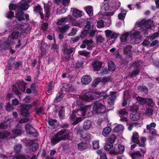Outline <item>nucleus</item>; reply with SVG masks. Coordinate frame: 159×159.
I'll list each match as a JSON object with an SVG mask.
<instances>
[{"label": "nucleus", "instance_id": "nucleus-1", "mask_svg": "<svg viewBox=\"0 0 159 159\" xmlns=\"http://www.w3.org/2000/svg\"><path fill=\"white\" fill-rule=\"evenodd\" d=\"M154 25L153 22L151 20H143L137 22L134 29L129 32V36L131 38L134 39L137 41L141 38L139 35L141 32H143L144 35H147L148 30L153 27Z\"/></svg>", "mask_w": 159, "mask_h": 159}, {"label": "nucleus", "instance_id": "nucleus-2", "mask_svg": "<svg viewBox=\"0 0 159 159\" xmlns=\"http://www.w3.org/2000/svg\"><path fill=\"white\" fill-rule=\"evenodd\" d=\"M30 30V27L27 24L20 25L17 29V30L13 31L9 35L7 41L3 43L4 46L6 48L9 47L13 43L12 40L18 38L19 34L27 33Z\"/></svg>", "mask_w": 159, "mask_h": 159}, {"label": "nucleus", "instance_id": "nucleus-3", "mask_svg": "<svg viewBox=\"0 0 159 159\" xmlns=\"http://www.w3.org/2000/svg\"><path fill=\"white\" fill-rule=\"evenodd\" d=\"M90 106L89 105L82 107L80 111L78 110L76 111H73L72 114L70 115V117L71 122L73 125H76L79 122L81 121L82 120L84 119V118L82 119L81 117L76 118V116L77 115L79 116H80V113L83 116H84L90 110Z\"/></svg>", "mask_w": 159, "mask_h": 159}, {"label": "nucleus", "instance_id": "nucleus-4", "mask_svg": "<svg viewBox=\"0 0 159 159\" xmlns=\"http://www.w3.org/2000/svg\"><path fill=\"white\" fill-rule=\"evenodd\" d=\"M66 131L65 129H63L57 133L51 139V144L55 145L61 140L69 139L70 138L69 133H67L63 135Z\"/></svg>", "mask_w": 159, "mask_h": 159}, {"label": "nucleus", "instance_id": "nucleus-5", "mask_svg": "<svg viewBox=\"0 0 159 159\" xmlns=\"http://www.w3.org/2000/svg\"><path fill=\"white\" fill-rule=\"evenodd\" d=\"M93 108V111L94 112L98 114L105 116H106V107L101 103L97 102L92 106Z\"/></svg>", "mask_w": 159, "mask_h": 159}, {"label": "nucleus", "instance_id": "nucleus-6", "mask_svg": "<svg viewBox=\"0 0 159 159\" xmlns=\"http://www.w3.org/2000/svg\"><path fill=\"white\" fill-rule=\"evenodd\" d=\"M9 8L10 10H16L15 17L18 21H20L24 19L23 12L21 10H20L19 6L17 7L16 4L12 3L9 5Z\"/></svg>", "mask_w": 159, "mask_h": 159}, {"label": "nucleus", "instance_id": "nucleus-7", "mask_svg": "<svg viewBox=\"0 0 159 159\" xmlns=\"http://www.w3.org/2000/svg\"><path fill=\"white\" fill-rule=\"evenodd\" d=\"M140 62L138 61H136L130 67V69L133 71L128 76L133 77L138 75L139 72Z\"/></svg>", "mask_w": 159, "mask_h": 159}, {"label": "nucleus", "instance_id": "nucleus-8", "mask_svg": "<svg viewBox=\"0 0 159 159\" xmlns=\"http://www.w3.org/2000/svg\"><path fill=\"white\" fill-rule=\"evenodd\" d=\"M115 10H113L110 8V10L108 11L102 13L101 12H99L98 15H99L101 18H104L105 19H110L111 16H113L115 12Z\"/></svg>", "mask_w": 159, "mask_h": 159}, {"label": "nucleus", "instance_id": "nucleus-9", "mask_svg": "<svg viewBox=\"0 0 159 159\" xmlns=\"http://www.w3.org/2000/svg\"><path fill=\"white\" fill-rule=\"evenodd\" d=\"M133 107H135V110L134 109H130L132 111V113L130 115V119L133 120H139L140 116V113L138 112V109L135 106V105H133Z\"/></svg>", "mask_w": 159, "mask_h": 159}, {"label": "nucleus", "instance_id": "nucleus-10", "mask_svg": "<svg viewBox=\"0 0 159 159\" xmlns=\"http://www.w3.org/2000/svg\"><path fill=\"white\" fill-rule=\"evenodd\" d=\"M32 107L30 105H27L24 104L21 107V108L20 110L21 114L23 116L27 117L29 114V110Z\"/></svg>", "mask_w": 159, "mask_h": 159}, {"label": "nucleus", "instance_id": "nucleus-11", "mask_svg": "<svg viewBox=\"0 0 159 159\" xmlns=\"http://www.w3.org/2000/svg\"><path fill=\"white\" fill-rule=\"evenodd\" d=\"M14 156H11L10 154H7L6 156L4 155H1L0 157L6 159H29L28 156L25 155H21L18 158L13 157Z\"/></svg>", "mask_w": 159, "mask_h": 159}, {"label": "nucleus", "instance_id": "nucleus-12", "mask_svg": "<svg viewBox=\"0 0 159 159\" xmlns=\"http://www.w3.org/2000/svg\"><path fill=\"white\" fill-rule=\"evenodd\" d=\"M73 17L71 16L68 15L66 17L58 20L57 23L58 25H61L64 23L70 22L71 20H73Z\"/></svg>", "mask_w": 159, "mask_h": 159}, {"label": "nucleus", "instance_id": "nucleus-13", "mask_svg": "<svg viewBox=\"0 0 159 159\" xmlns=\"http://www.w3.org/2000/svg\"><path fill=\"white\" fill-rule=\"evenodd\" d=\"M79 98L80 100H84L85 101H89L94 98L90 93H87L85 95L80 96Z\"/></svg>", "mask_w": 159, "mask_h": 159}, {"label": "nucleus", "instance_id": "nucleus-14", "mask_svg": "<svg viewBox=\"0 0 159 159\" xmlns=\"http://www.w3.org/2000/svg\"><path fill=\"white\" fill-rule=\"evenodd\" d=\"M92 65L93 70L96 71H98L100 70L102 67V63L101 61H93Z\"/></svg>", "mask_w": 159, "mask_h": 159}, {"label": "nucleus", "instance_id": "nucleus-15", "mask_svg": "<svg viewBox=\"0 0 159 159\" xmlns=\"http://www.w3.org/2000/svg\"><path fill=\"white\" fill-rule=\"evenodd\" d=\"M71 11L72 12L73 16L76 18L80 17L82 16V11L77 9L74 8H72Z\"/></svg>", "mask_w": 159, "mask_h": 159}, {"label": "nucleus", "instance_id": "nucleus-16", "mask_svg": "<svg viewBox=\"0 0 159 159\" xmlns=\"http://www.w3.org/2000/svg\"><path fill=\"white\" fill-rule=\"evenodd\" d=\"M91 80V77L87 75L83 76L81 79V82L84 85H87L90 83Z\"/></svg>", "mask_w": 159, "mask_h": 159}, {"label": "nucleus", "instance_id": "nucleus-17", "mask_svg": "<svg viewBox=\"0 0 159 159\" xmlns=\"http://www.w3.org/2000/svg\"><path fill=\"white\" fill-rule=\"evenodd\" d=\"M83 43L86 45L87 46V48L88 50H91L92 48L94 47L93 42L91 40H85L84 41Z\"/></svg>", "mask_w": 159, "mask_h": 159}, {"label": "nucleus", "instance_id": "nucleus-18", "mask_svg": "<svg viewBox=\"0 0 159 159\" xmlns=\"http://www.w3.org/2000/svg\"><path fill=\"white\" fill-rule=\"evenodd\" d=\"M38 148V143L34 141H31L29 145V148L30 151H34Z\"/></svg>", "mask_w": 159, "mask_h": 159}, {"label": "nucleus", "instance_id": "nucleus-19", "mask_svg": "<svg viewBox=\"0 0 159 159\" xmlns=\"http://www.w3.org/2000/svg\"><path fill=\"white\" fill-rule=\"evenodd\" d=\"M120 5V2L117 0H115L111 4V9L116 11L118 9Z\"/></svg>", "mask_w": 159, "mask_h": 159}, {"label": "nucleus", "instance_id": "nucleus-20", "mask_svg": "<svg viewBox=\"0 0 159 159\" xmlns=\"http://www.w3.org/2000/svg\"><path fill=\"white\" fill-rule=\"evenodd\" d=\"M130 96V94L129 93L128 91H126L124 93V98L123 102L122 103V106L123 107L125 106L126 105L127 102L126 100H128Z\"/></svg>", "mask_w": 159, "mask_h": 159}, {"label": "nucleus", "instance_id": "nucleus-21", "mask_svg": "<svg viewBox=\"0 0 159 159\" xmlns=\"http://www.w3.org/2000/svg\"><path fill=\"white\" fill-rule=\"evenodd\" d=\"M21 148V146L20 144L16 145L14 148V152L11 154L12 155L11 156H17V154L20 152Z\"/></svg>", "mask_w": 159, "mask_h": 159}, {"label": "nucleus", "instance_id": "nucleus-22", "mask_svg": "<svg viewBox=\"0 0 159 159\" xmlns=\"http://www.w3.org/2000/svg\"><path fill=\"white\" fill-rule=\"evenodd\" d=\"M70 27V25L68 24H66L62 27H58V31L61 33H64L66 32Z\"/></svg>", "mask_w": 159, "mask_h": 159}, {"label": "nucleus", "instance_id": "nucleus-23", "mask_svg": "<svg viewBox=\"0 0 159 159\" xmlns=\"http://www.w3.org/2000/svg\"><path fill=\"white\" fill-rule=\"evenodd\" d=\"M119 145L116 144L114 145L110 151V153L115 155L119 154Z\"/></svg>", "mask_w": 159, "mask_h": 159}, {"label": "nucleus", "instance_id": "nucleus-24", "mask_svg": "<svg viewBox=\"0 0 159 159\" xmlns=\"http://www.w3.org/2000/svg\"><path fill=\"white\" fill-rule=\"evenodd\" d=\"M29 7L28 4L25 2H23L21 1L19 3V8L20 9L22 10H26Z\"/></svg>", "mask_w": 159, "mask_h": 159}, {"label": "nucleus", "instance_id": "nucleus-25", "mask_svg": "<svg viewBox=\"0 0 159 159\" xmlns=\"http://www.w3.org/2000/svg\"><path fill=\"white\" fill-rule=\"evenodd\" d=\"M84 9L89 16H91L93 15V8L91 6H87L84 7Z\"/></svg>", "mask_w": 159, "mask_h": 159}, {"label": "nucleus", "instance_id": "nucleus-26", "mask_svg": "<svg viewBox=\"0 0 159 159\" xmlns=\"http://www.w3.org/2000/svg\"><path fill=\"white\" fill-rule=\"evenodd\" d=\"M133 97L134 98H136L137 101L139 102L142 105L146 103L147 99L139 97V96L137 97L136 95L135 94H134L133 95Z\"/></svg>", "mask_w": 159, "mask_h": 159}, {"label": "nucleus", "instance_id": "nucleus-27", "mask_svg": "<svg viewBox=\"0 0 159 159\" xmlns=\"http://www.w3.org/2000/svg\"><path fill=\"white\" fill-rule=\"evenodd\" d=\"M132 48L131 46H129L125 48L124 49V53L126 55L130 56L132 53Z\"/></svg>", "mask_w": 159, "mask_h": 159}, {"label": "nucleus", "instance_id": "nucleus-28", "mask_svg": "<svg viewBox=\"0 0 159 159\" xmlns=\"http://www.w3.org/2000/svg\"><path fill=\"white\" fill-rule=\"evenodd\" d=\"M92 122L88 120H85L83 125V128L85 130L89 129L92 126Z\"/></svg>", "mask_w": 159, "mask_h": 159}, {"label": "nucleus", "instance_id": "nucleus-29", "mask_svg": "<svg viewBox=\"0 0 159 159\" xmlns=\"http://www.w3.org/2000/svg\"><path fill=\"white\" fill-rule=\"evenodd\" d=\"M129 32H127L121 35L120 38L121 41L123 42H125L127 41L129 39Z\"/></svg>", "mask_w": 159, "mask_h": 159}, {"label": "nucleus", "instance_id": "nucleus-30", "mask_svg": "<svg viewBox=\"0 0 159 159\" xmlns=\"http://www.w3.org/2000/svg\"><path fill=\"white\" fill-rule=\"evenodd\" d=\"M34 11L35 13H38L40 14L41 19L43 18L44 15L42 13V10L41 8V7L39 5H38L35 7L34 9Z\"/></svg>", "mask_w": 159, "mask_h": 159}, {"label": "nucleus", "instance_id": "nucleus-31", "mask_svg": "<svg viewBox=\"0 0 159 159\" xmlns=\"http://www.w3.org/2000/svg\"><path fill=\"white\" fill-rule=\"evenodd\" d=\"M111 93H112V95L108 100V103L110 105H112L113 104L116 98V96L114 95L116 93V92H112Z\"/></svg>", "mask_w": 159, "mask_h": 159}, {"label": "nucleus", "instance_id": "nucleus-32", "mask_svg": "<svg viewBox=\"0 0 159 159\" xmlns=\"http://www.w3.org/2000/svg\"><path fill=\"white\" fill-rule=\"evenodd\" d=\"M25 129L26 132L30 134H31L34 132V129L31 125L29 124L25 125Z\"/></svg>", "mask_w": 159, "mask_h": 159}, {"label": "nucleus", "instance_id": "nucleus-33", "mask_svg": "<svg viewBox=\"0 0 159 159\" xmlns=\"http://www.w3.org/2000/svg\"><path fill=\"white\" fill-rule=\"evenodd\" d=\"M133 159H143L141 154L138 152H136L131 153Z\"/></svg>", "mask_w": 159, "mask_h": 159}, {"label": "nucleus", "instance_id": "nucleus-34", "mask_svg": "<svg viewBox=\"0 0 159 159\" xmlns=\"http://www.w3.org/2000/svg\"><path fill=\"white\" fill-rule=\"evenodd\" d=\"M121 11L118 15V17L120 20H124L125 16L126 11L123 8H121Z\"/></svg>", "mask_w": 159, "mask_h": 159}, {"label": "nucleus", "instance_id": "nucleus-35", "mask_svg": "<svg viewBox=\"0 0 159 159\" xmlns=\"http://www.w3.org/2000/svg\"><path fill=\"white\" fill-rule=\"evenodd\" d=\"M139 135L137 133L134 132L133 133V136L132 137V141L134 143H136L137 144H139V141L138 140Z\"/></svg>", "mask_w": 159, "mask_h": 159}, {"label": "nucleus", "instance_id": "nucleus-36", "mask_svg": "<svg viewBox=\"0 0 159 159\" xmlns=\"http://www.w3.org/2000/svg\"><path fill=\"white\" fill-rule=\"evenodd\" d=\"M124 129V126L123 125H118L114 128L113 130L114 132H120L123 131Z\"/></svg>", "mask_w": 159, "mask_h": 159}, {"label": "nucleus", "instance_id": "nucleus-37", "mask_svg": "<svg viewBox=\"0 0 159 159\" xmlns=\"http://www.w3.org/2000/svg\"><path fill=\"white\" fill-rule=\"evenodd\" d=\"M78 147L79 150H84L88 148V145L87 143L81 142L78 144Z\"/></svg>", "mask_w": 159, "mask_h": 159}, {"label": "nucleus", "instance_id": "nucleus-38", "mask_svg": "<svg viewBox=\"0 0 159 159\" xmlns=\"http://www.w3.org/2000/svg\"><path fill=\"white\" fill-rule=\"evenodd\" d=\"M111 131V129L109 127L105 128L102 131V134L104 137H107Z\"/></svg>", "mask_w": 159, "mask_h": 159}, {"label": "nucleus", "instance_id": "nucleus-39", "mask_svg": "<svg viewBox=\"0 0 159 159\" xmlns=\"http://www.w3.org/2000/svg\"><path fill=\"white\" fill-rule=\"evenodd\" d=\"M108 69L110 71H113L115 69V66L113 62L109 61L108 63Z\"/></svg>", "mask_w": 159, "mask_h": 159}, {"label": "nucleus", "instance_id": "nucleus-40", "mask_svg": "<svg viewBox=\"0 0 159 159\" xmlns=\"http://www.w3.org/2000/svg\"><path fill=\"white\" fill-rule=\"evenodd\" d=\"M113 143L109 142H108V141L107 140L106 141V145L104 147L105 149L107 151H108L110 149H111L112 148L113 146Z\"/></svg>", "mask_w": 159, "mask_h": 159}, {"label": "nucleus", "instance_id": "nucleus-41", "mask_svg": "<svg viewBox=\"0 0 159 159\" xmlns=\"http://www.w3.org/2000/svg\"><path fill=\"white\" fill-rule=\"evenodd\" d=\"M97 153L100 156L99 159H107V158L106 154L105 153L102 152L101 150H98L97 151Z\"/></svg>", "mask_w": 159, "mask_h": 159}, {"label": "nucleus", "instance_id": "nucleus-42", "mask_svg": "<svg viewBox=\"0 0 159 159\" xmlns=\"http://www.w3.org/2000/svg\"><path fill=\"white\" fill-rule=\"evenodd\" d=\"M146 104L150 107H154L155 106L152 99L150 98L147 99Z\"/></svg>", "mask_w": 159, "mask_h": 159}, {"label": "nucleus", "instance_id": "nucleus-43", "mask_svg": "<svg viewBox=\"0 0 159 159\" xmlns=\"http://www.w3.org/2000/svg\"><path fill=\"white\" fill-rule=\"evenodd\" d=\"M73 20H71L72 21L71 23V25L72 26H80L82 24V22L79 20L76 21L73 18Z\"/></svg>", "mask_w": 159, "mask_h": 159}, {"label": "nucleus", "instance_id": "nucleus-44", "mask_svg": "<svg viewBox=\"0 0 159 159\" xmlns=\"http://www.w3.org/2000/svg\"><path fill=\"white\" fill-rule=\"evenodd\" d=\"M10 133L7 131L0 132V138L2 139L8 137L10 136Z\"/></svg>", "mask_w": 159, "mask_h": 159}, {"label": "nucleus", "instance_id": "nucleus-45", "mask_svg": "<svg viewBox=\"0 0 159 159\" xmlns=\"http://www.w3.org/2000/svg\"><path fill=\"white\" fill-rule=\"evenodd\" d=\"M12 133L15 136H16L20 135L22 133V131L20 129H16L13 130Z\"/></svg>", "mask_w": 159, "mask_h": 159}, {"label": "nucleus", "instance_id": "nucleus-46", "mask_svg": "<svg viewBox=\"0 0 159 159\" xmlns=\"http://www.w3.org/2000/svg\"><path fill=\"white\" fill-rule=\"evenodd\" d=\"M44 10L46 13L45 19H48L50 15L49 9L48 5H44Z\"/></svg>", "mask_w": 159, "mask_h": 159}, {"label": "nucleus", "instance_id": "nucleus-47", "mask_svg": "<svg viewBox=\"0 0 159 159\" xmlns=\"http://www.w3.org/2000/svg\"><path fill=\"white\" fill-rule=\"evenodd\" d=\"M66 11V8H62L61 7L58 8L56 11L57 14H61L65 13Z\"/></svg>", "mask_w": 159, "mask_h": 159}, {"label": "nucleus", "instance_id": "nucleus-48", "mask_svg": "<svg viewBox=\"0 0 159 159\" xmlns=\"http://www.w3.org/2000/svg\"><path fill=\"white\" fill-rule=\"evenodd\" d=\"M116 137L114 134L112 135L110 138L107 139V140L112 143H113L116 139Z\"/></svg>", "mask_w": 159, "mask_h": 159}, {"label": "nucleus", "instance_id": "nucleus-49", "mask_svg": "<svg viewBox=\"0 0 159 159\" xmlns=\"http://www.w3.org/2000/svg\"><path fill=\"white\" fill-rule=\"evenodd\" d=\"M111 7V4L110 6L108 3H105L102 5V7L101 8V11L104 10L105 11L106 10H110V8Z\"/></svg>", "mask_w": 159, "mask_h": 159}, {"label": "nucleus", "instance_id": "nucleus-50", "mask_svg": "<svg viewBox=\"0 0 159 159\" xmlns=\"http://www.w3.org/2000/svg\"><path fill=\"white\" fill-rule=\"evenodd\" d=\"M79 54L87 57L90 54V52H87L86 51H81L78 52Z\"/></svg>", "mask_w": 159, "mask_h": 159}, {"label": "nucleus", "instance_id": "nucleus-51", "mask_svg": "<svg viewBox=\"0 0 159 159\" xmlns=\"http://www.w3.org/2000/svg\"><path fill=\"white\" fill-rule=\"evenodd\" d=\"M90 23L89 21H87L86 22V24L84 26L83 28V30L89 32V30L90 29Z\"/></svg>", "mask_w": 159, "mask_h": 159}, {"label": "nucleus", "instance_id": "nucleus-52", "mask_svg": "<svg viewBox=\"0 0 159 159\" xmlns=\"http://www.w3.org/2000/svg\"><path fill=\"white\" fill-rule=\"evenodd\" d=\"M64 93L62 91H60L57 94L56 99L57 100L59 101L64 96Z\"/></svg>", "mask_w": 159, "mask_h": 159}, {"label": "nucleus", "instance_id": "nucleus-53", "mask_svg": "<svg viewBox=\"0 0 159 159\" xmlns=\"http://www.w3.org/2000/svg\"><path fill=\"white\" fill-rule=\"evenodd\" d=\"M93 148L94 149H96L99 148V141L95 140L93 142Z\"/></svg>", "mask_w": 159, "mask_h": 159}, {"label": "nucleus", "instance_id": "nucleus-54", "mask_svg": "<svg viewBox=\"0 0 159 159\" xmlns=\"http://www.w3.org/2000/svg\"><path fill=\"white\" fill-rule=\"evenodd\" d=\"M19 88L20 89V91H18V90L17 91L15 92V93L16 94H20L21 93L20 90H21V92H25V87L24 85H23L21 86L20 85H19Z\"/></svg>", "mask_w": 159, "mask_h": 159}, {"label": "nucleus", "instance_id": "nucleus-55", "mask_svg": "<svg viewBox=\"0 0 159 159\" xmlns=\"http://www.w3.org/2000/svg\"><path fill=\"white\" fill-rule=\"evenodd\" d=\"M138 89L139 90L143 91L145 93H147L148 91V89L147 88L144 86H139L138 87Z\"/></svg>", "mask_w": 159, "mask_h": 159}, {"label": "nucleus", "instance_id": "nucleus-56", "mask_svg": "<svg viewBox=\"0 0 159 159\" xmlns=\"http://www.w3.org/2000/svg\"><path fill=\"white\" fill-rule=\"evenodd\" d=\"M138 124H142V123H139L138 122H134L130 123L129 125V126L128 127V129L130 131L131 130L133 127Z\"/></svg>", "mask_w": 159, "mask_h": 159}, {"label": "nucleus", "instance_id": "nucleus-57", "mask_svg": "<svg viewBox=\"0 0 159 159\" xmlns=\"http://www.w3.org/2000/svg\"><path fill=\"white\" fill-rule=\"evenodd\" d=\"M43 109L42 107H37L35 109V111L36 114L40 115L43 113Z\"/></svg>", "mask_w": 159, "mask_h": 159}, {"label": "nucleus", "instance_id": "nucleus-58", "mask_svg": "<svg viewBox=\"0 0 159 159\" xmlns=\"http://www.w3.org/2000/svg\"><path fill=\"white\" fill-rule=\"evenodd\" d=\"M74 50L73 48H66L64 50V52L68 55L70 54Z\"/></svg>", "mask_w": 159, "mask_h": 159}, {"label": "nucleus", "instance_id": "nucleus-59", "mask_svg": "<svg viewBox=\"0 0 159 159\" xmlns=\"http://www.w3.org/2000/svg\"><path fill=\"white\" fill-rule=\"evenodd\" d=\"M149 133L150 134L152 135L153 136H159L155 129H149Z\"/></svg>", "mask_w": 159, "mask_h": 159}, {"label": "nucleus", "instance_id": "nucleus-60", "mask_svg": "<svg viewBox=\"0 0 159 159\" xmlns=\"http://www.w3.org/2000/svg\"><path fill=\"white\" fill-rule=\"evenodd\" d=\"M98 28H102L104 27V23L102 20H100L97 22V25Z\"/></svg>", "mask_w": 159, "mask_h": 159}, {"label": "nucleus", "instance_id": "nucleus-61", "mask_svg": "<svg viewBox=\"0 0 159 159\" xmlns=\"http://www.w3.org/2000/svg\"><path fill=\"white\" fill-rule=\"evenodd\" d=\"M77 29L75 28H73L71 32L68 34V35L69 36H73L75 35L77 32Z\"/></svg>", "mask_w": 159, "mask_h": 159}, {"label": "nucleus", "instance_id": "nucleus-62", "mask_svg": "<svg viewBox=\"0 0 159 159\" xmlns=\"http://www.w3.org/2000/svg\"><path fill=\"white\" fill-rule=\"evenodd\" d=\"M153 111V110L149 108H146L145 112V115L148 116H150L152 114Z\"/></svg>", "mask_w": 159, "mask_h": 159}, {"label": "nucleus", "instance_id": "nucleus-63", "mask_svg": "<svg viewBox=\"0 0 159 159\" xmlns=\"http://www.w3.org/2000/svg\"><path fill=\"white\" fill-rule=\"evenodd\" d=\"M159 37V32H157L155 33L154 34L150 37H148L147 39H150L151 40L155 39L156 37Z\"/></svg>", "mask_w": 159, "mask_h": 159}, {"label": "nucleus", "instance_id": "nucleus-64", "mask_svg": "<svg viewBox=\"0 0 159 159\" xmlns=\"http://www.w3.org/2000/svg\"><path fill=\"white\" fill-rule=\"evenodd\" d=\"M112 32L110 30H107L105 31L106 36L107 38H110L112 34Z\"/></svg>", "mask_w": 159, "mask_h": 159}]
</instances>
